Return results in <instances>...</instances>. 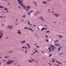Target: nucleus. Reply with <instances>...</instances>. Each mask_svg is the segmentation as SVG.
Returning a JSON list of instances; mask_svg holds the SVG:
<instances>
[{
    "label": "nucleus",
    "mask_w": 66,
    "mask_h": 66,
    "mask_svg": "<svg viewBox=\"0 0 66 66\" xmlns=\"http://www.w3.org/2000/svg\"><path fill=\"white\" fill-rule=\"evenodd\" d=\"M17 1L19 2L18 3H19L22 7H23L24 9H27V8L25 6L23 5V2L21 1H20V0H17Z\"/></svg>",
    "instance_id": "f257e3e1"
},
{
    "label": "nucleus",
    "mask_w": 66,
    "mask_h": 66,
    "mask_svg": "<svg viewBox=\"0 0 66 66\" xmlns=\"http://www.w3.org/2000/svg\"><path fill=\"white\" fill-rule=\"evenodd\" d=\"M3 35V33L2 31L0 32V39L2 37V36Z\"/></svg>",
    "instance_id": "f03ea898"
},
{
    "label": "nucleus",
    "mask_w": 66,
    "mask_h": 66,
    "mask_svg": "<svg viewBox=\"0 0 66 66\" xmlns=\"http://www.w3.org/2000/svg\"><path fill=\"white\" fill-rule=\"evenodd\" d=\"M7 27L9 29H12V28H13V26H10V25H8Z\"/></svg>",
    "instance_id": "7ed1b4c3"
},
{
    "label": "nucleus",
    "mask_w": 66,
    "mask_h": 66,
    "mask_svg": "<svg viewBox=\"0 0 66 66\" xmlns=\"http://www.w3.org/2000/svg\"><path fill=\"white\" fill-rule=\"evenodd\" d=\"M17 33L18 34H21V32L20 31V30H18V32H17Z\"/></svg>",
    "instance_id": "20e7f679"
},
{
    "label": "nucleus",
    "mask_w": 66,
    "mask_h": 66,
    "mask_svg": "<svg viewBox=\"0 0 66 66\" xmlns=\"http://www.w3.org/2000/svg\"><path fill=\"white\" fill-rule=\"evenodd\" d=\"M51 47H52V49H53V51H54V48L53 47L56 49V47H54V46H53L52 45H51Z\"/></svg>",
    "instance_id": "39448f33"
},
{
    "label": "nucleus",
    "mask_w": 66,
    "mask_h": 66,
    "mask_svg": "<svg viewBox=\"0 0 66 66\" xmlns=\"http://www.w3.org/2000/svg\"><path fill=\"white\" fill-rule=\"evenodd\" d=\"M48 49L49 50H50L49 51V52H51L52 51V50H51V49L49 47L48 48Z\"/></svg>",
    "instance_id": "423d86ee"
},
{
    "label": "nucleus",
    "mask_w": 66,
    "mask_h": 66,
    "mask_svg": "<svg viewBox=\"0 0 66 66\" xmlns=\"http://www.w3.org/2000/svg\"><path fill=\"white\" fill-rule=\"evenodd\" d=\"M26 43V41L24 40L20 42V44H23L24 43Z\"/></svg>",
    "instance_id": "0eeeda50"
},
{
    "label": "nucleus",
    "mask_w": 66,
    "mask_h": 66,
    "mask_svg": "<svg viewBox=\"0 0 66 66\" xmlns=\"http://www.w3.org/2000/svg\"><path fill=\"white\" fill-rule=\"evenodd\" d=\"M36 52H37V51L35 50H34L33 52V53L35 54V53H36Z\"/></svg>",
    "instance_id": "6e6552de"
},
{
    "label": "nucleus",
    "mask_w": 66,
    "mask_h": 66,
    "mask_svg": "<svg viewBox=\"0 0 66 66\" xmlns=\"http://www.w3.org/2000/svg\"><path fill=\"white\" fill-rule=\"evenodd\" d=\"M33 3L35 4V6H37V3H36V2L35 1H34L33 2Z\"/></svg>",
    "instance_id": "1a4fd4ad"
},
{
    "label": "nucleus",
    "mask_w": 66,
    "mask_h": 66,
    "mask_svg": "<svg viewBox=\"0 0 66 66\" xmlns=\"http://www.w3.org/2000/svg\"><path fill=\"white\" fill-rule=\"evenodd\" d=\"M39 19H41L42 21H43L44 20V19H43V18L42 17H41L40 18H39Z\"/></svg>",
    "instance_id": "9d476101"
},
{
    "label": "nucleus",
    "mask_w": 66,
    "mask_h": 66,
    "mask_svg": "<svg viewBox=\"0 0 66 66\" xmlns=\"http://www.w3.org/2000/svg\"><path fill=\"white\" fill-rule=\"evenodd\" d=\"M6 64L7 65H9V64H11V63L8 61L7 62H6Z\"/></svg>",
    "instance_id": "9b49d317"
},
{
    "label": "nucleus",
    "mask_w": 66,
    "mask_h": 66,
    "mask_svg": "<svg viewBox=\"0 0 66 66\" xmlns=\"http://www.w3.org/2000/svg\"><path fill=\"white\" fill-rule=\"evenodd\" d=\"M26 45H27V46H28V49H29V48H30V45H29V44H26Z\"/></svg>",
    "instance_id": "f8f14e48"
},
{
    "label": "nucleus",
    "mask_w": 66,
    "mask_h": 66,
    "mask_svg": "<svg viewBox=\"0 0 66 66\" xmlns=\"http://www.w3.org/2000/svg\"><path fill=\"white\" fill-rule=\"evenodd\" d=\"M24 29H28V30L29 29V28H28L27 27H25L24 28Z\"/></svg>",
    "instance_id": "ddd939ff"
},
{
    "label": "nucleus",
    "mask_w": 66,
    "mask_h": 66,
    "mask_svg": "<svg viewBox=\"0 0 66 66\" xmlns=\"http://www.w3.org/2000/svg\"><path fill=\"white\" fill-rule=\"evenodd\" d=\"M57 36H59V37H60V38H61V37H63V36L61 35H57Z\"/></svg>",
    "instance_id": "4468645a"
},
{
    "label": "nucleus",
    "mask_w": 66,
    "mask_h": 66,
    "mask_svg": "<svg viewBox=\"0 0 66 66\" xmlns=\"http://www.w3.org/2000/svg\"><path fill=\"white\" fill-rule=\"evenodd\" d=\"M26 10L27 11V13H28V10H29V9H26Z\"/></svg>",
    "instance_id": "2eb2a0df"
},
{
    "label": "nucleus",
    "mask_w": 66,
    "mask_h": 66,
    "mask_svg": "<svg viewBox=\"0 0 66 66\" xmlns=\"http://www.w3.org/2000/svg\"><path fill=\"white\" fill-rule=\"evenodd\" d=\"M46 3H47V2H44V1L43 2V4H46Z\"/></svg>",
    "instance_id": "dca6fc26"
},
{
    "label": "nucleus",
    "mask_w": 66,
    "mask_h": 66,
    "mask_svg": "<svg viewBox=\"0 0 66 66\" xmlns=\"http://www.w3.org/2000/svg\"><path fill=\"white\" fill-rule=\"evenodd\" d=\"M27 9H30V6H27Z\"/></svg>",
    "instance_id": "f3484780"
},
{
    "label": "nucleus",
    "mask_w": 66,
    "mask_h": 66,
    "mask_svg": "<svg viewBox=\"0 0 66 66\" xmlns=\"http://www.w3.org/2000/svg\"><path fill=\"white\" fill-rule=\"evenodd\" d=\"M42 30H45V29H46V28H42Z\"/></svg>",
    "instance_id": "a211bd4d"
},
{
    "label": "nucleus",
    "mask_w": 66,
    "mask_h": 66,
    "mask_svg": "<svg viewBox=\"0 0 66 66\" xmlns=\"http://www.w3.org/2000/svg\"><path fill=\"white\" fill-rule=\"evenodd\" d=\"M36 12H37L36 14H38L39 13V12L38 11H37Z\"/></svg>",
    "instance_id": "6ab92c4d"
},
{
    "label": "nucleus",
    "mask_w": 66,
    "mask_h": 66,
    "mask_svg": "<svg viewBox=\"0 0 66 66\" xmlns=\"http://www.w3.org/2000/svg\"><path fill=\"white\" fill-rule=\"evenodd\" d=\"M54 15H55V16H56V17H58V16H57V15L55 14H54Z\"/></svg>",
    "instance_id": "aec40b11"
},
{
    "label": "nucleus",
    "mask_w": 66,
    "mask_h": 66,
    "mask_svg": "<svg viewBox=\"0 0 66 66\" xmlns=\"http://www.w3.org/2000/svg\"><path fill=\"white\" fill-rule=\"evenodd\" d=\"M54 60V59H53V60L52 61V62H54L55 61V60Z\"/></svg>",
    "instance_id": "412c9836"
},
{
    "label": "nucleus",
    "mask_w": 66,
    "mask_h": 66,
    "mask_svg": "<svg viewBox=\"0 0 66 66\" xmlns=\"http://www.w3.org/2000/svg\"><path fill=\"white\" fill-rule=\"evenodd\" d=\"M49 32H50V31H46V33H49Z\"/></svg>",
    "instance_id": "4be33fe9"
},
{
    "label": "nucleus",
    "mask_w": 66,
    "mask_h": 66,
    "mask_svg": "<svg viewBox=\"0 0 66 66\" xmlns=\"http://www.w3.org/2000/svg\"><path fill=\"white\" fill-rule=\"evenodd\" d=\"M28 30H31V31H32V29L31 28L29 29L28 28Z\"/></svg>",
    "instance_id": "5701e85b"
},
{
    "label": "nucleus",
    "mask_w": 66,
    "mask_h": 66,
    "mask_svg": "<svg viewBox=\"0 0 66 66\" xmlns=\"http://www.w3.org/2000/svg\"><path fill=\"white\" fill-rule=\"evenodd\" d=\"M0 8H4L3 6L0 5Z\"/></svg>",
    "instance_id": "b1692460"
},
{
    "label": "nucleus",
    "mask_w": 66,
    "mask_h": 66,
    "mask_svg": "<svg viewBox=\"0 0 66 66\" xmlns=\"http://www.w3.org/2000/svg\"><path fill=\"white\" fill-rule=\"evenodd\" d=\"M46 41H47V42H49V40H48L47 39H46Z\"/></svg>",
    "instance_id": "393cba45"
},
{
    "label": "nucleus",
    "mask_w": 66,
    "mask_h": 66,
    "mask_svg": "<svg viewBox=\"0 0 66 66\" xmlns=\"http://www.w3.org/2000/svg\"><path fill=\"white\" fill-rule=\"evenodd\" d=\"M27 50H26V51H25V53H27Z\"/></svg>",
    "instance_id": "a878e982"
},
{
    "label": "nucleus",
    "mask_w": 66,
    "mask_h": 66,
    "mask_svg": "<svg viewBox=\"0 0 66 66\" xmlns=\"http://www.w3.org/2000/svg\"><path fill=\"white\" fill-rule=\"evenodd\" d=\"M57 46H59V47H60V46L59 44H57Z\"/></svg>",
    "instance_id": "bb28decb"
},
{
    "label": "nucleus",
    "mask_w": 66,
    "mask_h": 66,
    "mask_svg": "<svg viewBox=\"0 0 66 66\" xmlns=\"http://www.w3.org/2000/svg\"><path fill=\"white\" fill-rule=\"evenodd\" d=\"M4 10L5 11V10H6V11L7 10V9H6V8H5V9H4Z\"/></svg>",
    "instance_id": "cd10ccee"
},
{
    "label": "nucleus",
    "mask_w": 66,
    "mask_h": 66,
    "mask_svg": "<svg viewBox=\"0 0 66 66\" xmlns=\"http://www.w3.org/2000/svg\"><path fill=\"white\" fill-rule=\"evenodd\" d=\"M28 61L29 62H30L31 63L32 62V61H31L30 60H29Z\"/></svg>",
    "instance_id": "c85d7f7f"
},
{
    "label": "nucleus",
    "mask_w": 66,
    "mask_h": 66,
    "mask_svg": "<svg viewBox=\"0 0 66 66\" xmlns=\"http://www.w3.org/2000/svg\"><path fill=\"white\" fill-rule=\"evenodd\" d=\"M9 57V56H6L5 57H4L5 58H6L7 57Z\"/></svg>",
    "instance_id": "c756f323"
},
{
    "label": "nucleus",
    "mask_w": 66,
    "mask_h": 66,
    "mask_svg": "<svg viewBox=\"0 0 66 66\" xmlns=\"http://www.w3.org/2000/svg\"><path fill=\"white\" fill-rule=\"evenodd\" d=\"M14 60H13L11 62H10V63H11H11H13V62H14Z\"/></svg>",
    "instance_id": "7c9ffc66"
},
{
    "label": "nucleus",
    "mask_w": 66,
    "mask_h": 66,
    "mask_svg": "<svg viewBox=\"0 0 66 66\" xmlns=\"http://www.w3.org/2000/svg\"><path fill=\"white\" fill-rule=\"evenodd\" d=\"M6 12L7 13H9V11H8V10H6Z\"/></svg>",
    "instance_id": "2f4dec72"
},
{
    "label": "nucleus",
    "mask_w": 66,
    "mask_h": 66,
    "mask_svg": "<svg viewBox=\"0 0 66 66\" xmlns=\"http://www.w3.org/2000/svg\"><path fill=\"white\" fill-rule=\"evenodd\" d=\"M26 17V16L24 15L23 16V18H24V17Z\"/></svg>",
    "instance_id": "473e14b6"
},
{
    "label": "nucleus",
    "mask_w": 66,
    "mask_h": 66,
    "mask_svg": "<svg viewBox=\"0 0 66 66\" xmlns=\"http://www.w3.org/2000/svg\"><path fill=\"white\" fill-rule=\"evenodd\" d=\"M27 14H28V15H30V13H29L28 12V13L27 12Z\"/></svg>",
    "instance_id": "72a5a7b5"
},
{
    "label": "nucleus",
    "mask_w": 66,
    "mask_h": 66,
    "mask_svg": "<svg viewBox=\"0 0 66 66\" xmlns=\"http://www.w3.org/2000/svg\"><path fill=\"white\" fill-rule=\"evenodd\" d=\"M30 23H29V21H28V24H29Z\"/></svg>",
    "instance_id": "f704fd0d"
},
{
    "label": "nucleus",
    "mask_w": 66,
    "mask_h": 66,
    "mask_svg": "<svg viewBox=\"0 0 66 66\" xmlns=\"http://www.w3.org/2000/svg\"><path fill=\"white\" fill-rule=\"evenodd\" d=\"M3 61L4 62H6V61H5V60H3Z\"/></svg>",
    "instance_id": "c9c22d12"
},
{
    "label": "nucleus",
    "mask_w": 66,
    "mask_h": 66,
    "mask_svg": "<svg viewBox=\"0 0 66 66\" xmlns=\"http://www.w3.org/2000/svg\"><path fill=\"white\" fill-rule=\"evenodd\" d=\"M33 12V11H30L29 12Z\"/></svg>",
    "instance_id": "e433bc0d"
},
{
    "label": "nucleus",
    "mask_w": 66,
    "mask_h": 66,
    "mask_svg": "<svg viewBox=\"0 0 66 66\" xmlns=\"http://www.w3.org/2000/svg\"><path fill=\"white\" fill-rule=\"evenodd\" d=\"M0 17H2V18H3V17L2 16H0Z\"/></svg>",
    "instance_id": "4c0bfd02"
},
{
    "label": "nucleus",
    "mask_w": 66,
    "mask_h": 66,
    "mask_svg": "<svg viewBox=\"0 0 66 66\" xmlns=\"http://www.w3.org/2000/svg\"><path fill=\"white\" fill-rule=\"evenodd\" d=\"M48 11H49V13H50V9H48Z\"/></svg>",
    "instance_id": "58836bf2"
},
{
    "label": "nucleus",
    "mask_w": 66,
    "mask_h": 66,
    "mask_svg": "<svg viewBox=\"0 0 66 66\" xmlns=\"http://www.w3.org/2000/svg\"><path fill=\"white\" fill-rule=\"evenodd\" d=\"M45 36L46 37H47V38L48 37V36L47 35H46Z\"/></svg>",
    "instance_id": "ea45409f"
},
{
    "label": "nucleus",
    "mask_w": 66,
    "mask_h": 66,
    "mask_svg": "<svg viewBox=\"0 0 66 66\" xmlns=\"http://www.w3.org/2000/svg\"><path fill=\"white\" fill-rule=\"evenodd\" d=\"M11 52H12V51H10L9 52V53H11Z\"/></svg>",
    "instance_id": "a19ab883"
},
{
    "label": "nucleus",
    "mask_w": 66,
    "mask_h": 66,
    "mask_svg": "<svg viewBox=\"0 0 66 66\" xmlns=\"http://www.w3.org/2000/svg\"><path fill=\"white\" fill-rule=\"evenodd\" d=\"M36 62H37V63H38V61H37L36 60Z\"/></svg>",
    "instance_id": "79ce46f5"
},
{
    "label": "nucleus",
    "mask_w": 66,
    "mask_h": 66,
    "mask_svg": "<svg viewBox=\"0 0 66 66\" xmlns=\"http://www.w3.org/2000/svg\"><path fill=\"white\" fill-rule=\"evenodd\" d=\"M37 47L38 48H39V46H37Z\"/></svg>",
    "instance_id": "37998d69"
},
{
    "label": "nucleus",
    "mask_w": 66,
    "mask_h": 66,
    "mask_svg": "<svg viewBox=\"0 0 66 66\" xmlns=\"http://www.w3.org/2000/svg\"><path fill=\"white\" fill-rule=\"evenodd\" d=\"M59 54V55H61V54H63V53L60 54Z\"/></svg>",
    "instance_id": "c03bdc74"
},
{
    "label": "nucleus",
    "mask_w": 66,
    "mask_h": 66,
    "mask_svg": "<svg viewBox=\"0 0 66 66\" xmlns=\"http://www.w3.org/2000/svg\"><path fill=\"white\" fill-rule=\"evenodd\" d=\"M22 22H23V21L24 20H23V19H22Z\"/></svg>",
    "instance_id": "a18cd8bd"
},
{
    "label": "nucleus",
    "mask_w": 66,
    "mask_h": 66,
    "mask_svg": "<svg viewBox=\"0 0 66 66\" xmlns=\"http://www.w3.org/2000/svg\"><path fill=\"white\" fill-rule=\"evenodd\" d=\"M58 40H56V41H55V42H58Z\"/></svg>",
    "instance_id": "49530a36"
},
{
    "label": "nucleus",
    "mask_w": 66,
    "mask_h": 66,
    "mask_svg": "<svg viewBox=\"0 0 66 66\" xmlns=\"http://www.w3.org/2000/svg\"><path fill=\"white\" fill-rule=\"evenodd\" d=\"M50 56H51V55H52L51 54H50Z\"/></svg>",
    "instance_id": "de8ad7c7"
},
{
    "label": "nucleus",
    "mask_w": 66,
    "mask_h": 66,
    "mask_svg": "<svg viewBox=\"0 0 66 66\" xmlns=\"http://www.w3.org/2000/svg\"><path fill=\"white\" fill-rule=\"evenodd\" d=\"M24 48V47H22V48L23 49V48Z\"/></svg>",
    "instance_id": "09e8293b"
},
{
    "label": "nucleus",
    "mask_w": 66,
    "mask_h": 66,
    "mask_svg": "<svg viewBox=\"0 0 66 66\" xmlns=\"http://www.w3.org/2000/svg\"><path fill=\"white\" fill-rule=\"evenodd\" d=\"M29 24H30V26H31V25H32V24H30V23H29Z\"/></svg>",
    "instance_id": "8fccbe9b"
},
{
    "label": "nucleus",
    "mask_w": 66,
    "mask_h": 66,
    "mask_svg": "<svg viewBox=\"0 0 66 66\" xmlns=\"http://www.w3.org/2000/svg\"><path fill=\"white\" fill-rule=\"evenodd\" d=\"M55 46H57V45L56 44H55Z\"/></svg>",
    "instance_id": "3c124183"
},
{
    "label": "nucleus",
    "mask_w": 66,
    "mask_h": 66,
    "mask_svg": "<svg viewBox=\"0 0 66 66\" xmlns=\"http://www.w3.org/2000/svg\"><path fill=\"white\" fill-rule=\"evenodd\" d=\"M4 1H5V2H7V1L6 0H5Z\"/></svg>",
    "instance_id": "603ef678"
},
{
    "label": "nucleus",
    "mask_w": 66,
    "mask_h": 66,
    "mask_svg": "<svg viewBox=\"0 0 66 66\" xmlns=\"http://www.w3.org/2000/svg\"><path fill=\"white\" fill-rule=\"evenodd\" d=\"M60 50V49L59 48L58 49V51H59V50Z\"/></svg>",
    "instance_id": "864d4df0"
},
{
    "label": "nucleus",
    "mask_w": 66,
    "mask_h": 66,
    "mask_svg": "<svg viewBox=\"0 0 66 66\" xmlns=\"http://www.w3.org/2000/svg\"><path fill=\"white\" fill-rule=\"evenodd\" d=\"M8 3V5H10V4L9 3Z\"/></svg>",
    "instance_id": "5fc2aeb1"
},
{
    "label": "nucleus",
    "mask_w": 66,
    "mask_h": 66,
    "mask_svg": "<svg viewBox=\"0 0 66 66\" xmlns=\"http://www.w3.org/2000/svg\"><path fill=\"white\" fill-rule=\"evenodd\" d=\"M32 60V61H34V60L32 59H31Z\"/></svg>",
    "instance_id": "6e6d98bb"
},
{
    "label": "nucleus",
    "mask_w": 66,
    "mask_h": 66,
    "mask_svg": "<svg viewBox=\"0 0 66 66\" xmlns=\"http://www.w3.org/2000/svg\"><path fill=\"white\" fill-rule=\"evenodd\" d=\"M44 26H46V27H47V26L46 25H44Z\"/></svg>",
    "instance_id": "4d7b16f0"
},
{
    "label": "nucleus",
    "mask_w": 66,
    "mask_h": 66,
    "mask_svg": "<svg viewBox=\"0 0 66 66\" xmlns=\"http://www.w3.org/2000/svg\"><path fill=\"white\" fill-rule=\"evenodd\" d=\"M61 48H62V47H60V48H59L60 49H61Z\"/></svg>",
    "instance_id": "13d9d810"
},
{
    "label": "nucleus",
    "mask_w": 66,
    "mask_h": 66,
    "mask_svg": "<svg viewBox=\"0 0 66 66\" xmlns=\"http://www.w3.org/2000/svg\"><path fill=\"white\" fill-rule=\"evenodd\" d=\"M61 48H62V47H60V48H59L60 49H61Z\"/></svg>",
    "instance_id": "bf43d9fd"
},
{
    "label": "nucleus",
    "mask_w": 66,
    "mask_h": 66,
    "mask_svg": "<svg viewBox=\"0 0 66 66\" xmlns=\"http://www.w3.org/2000/svg\"><path fill=\"white\" fill-rule=\"evenodd\" d=\"M9 61L10 62H12V60H10Z\"/></svg>",
    "instance_id": "052dcab7"
},
{
    "label": "nucleus",
    "mask_w": 66,
    "mask_h": 66,
    "mask_svg": "<svg viewBox=\"0 0 66 66\" xmlns=\"http://www.w3.org/2000/svg\"><path fill=\"white\" fill-rule=\"evenodd\" d=\"M31 31H32V32H33V31H34V30H31Z\"/></svg>",
    "instance_id": "680f3d73"
},
{
    "label": "nucleus",
    "mask_w": 66,
    "mask_h": 66,
    "mask_svg": "<svg viewBox=\"0 0 66 66\" xmlns=\"http://www.w3.org/2000/svg\"><path fill=\"white\" fill-rule=\"evenodd\" d=\"M1 65V62L0 61V66Z\"/></svg>",
    "instance_id": "e2e57ef3"
},
{
    "label": "nucleus",
    "mask_w": 66,
    "mask_h": 66,
    "mask_svg": "<svg viewBox=\"0 0 66 66\" xmlns=\"http://www.w3.org/2000/svg\"><path fill=\"white\" fill-rule=\"evenodd\" d=\"M58 63H59H59H60V62H58Z\"/></svg>",
    "instance_id": "0e129e2a"
},
{
    "label": "nucleus",
    "mask_w": 66,
    "mask_h": 66,
    "mask_svg": "<svg viewBox=\"0 0 66 66\" xmlns=\"http://www.w3.org/2000/svg\"><path fill=\"white\" fill-rule=\"evenodd\" d=\"M57 66H59V65L58 64H57Z\"/></svg>",
    "instance_id": "69168bd1"
},
{
    "label": "nucleus",
    "mask_w": 66,
    "mask_h": 66,
    "mask_svg": "<svg viewBox=\"0 0 66 66\" xmlns=\"http://www.w3.org/2000/svg\"><path fill=\"white\" fill-rule=\"evenodd\" d=\"M35 36H37V35H36V34H35Z\"/></svg>",
    "instance_id": "338daca9"
},
{
    "label": "nucleus",
    "mask_w": 66,
    "mask_h": 66,
    "mask_svg": "<svg viewBox=\"0 0 66 66\" xmlns=\"http://www.w3.org/2000/svg\"><path fill=\"white\" fill-rule=\"evenodd\" d=\"M17 20H18V19H17V20H16V21H17Z\"/></svg>",
    "instance_id": "774afa93"
}]
</instances>
